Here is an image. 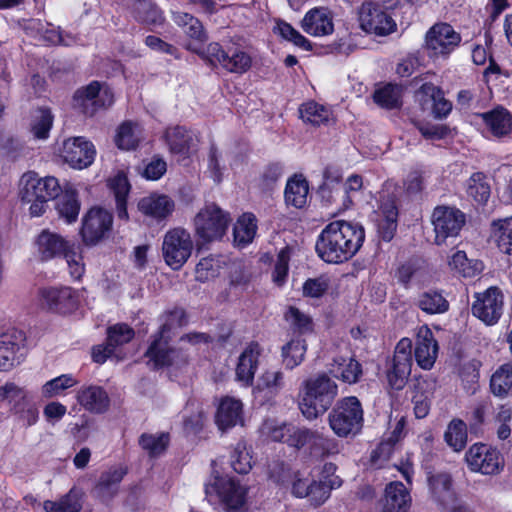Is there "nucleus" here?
<instances>
[{"label":"nucleus","mask_w":512,"mask_h":512,"mask_svg":"<svg viewBox=\"0 0 512 512\" xmlns=\"http://www.w3.org/2000/svg\"><path fill=\"white\" fill-rule=\"evenodd\" d=\"M365 232L361 225L337 220L329 223L316 242L318 256L327 263H342L361 248Z\"/></svg>","instance_id":"obj_1"},{"label":"nucleus","mask_w":512,"mask_h":512,"mask_svg":"<svg viewBox=\"0 0 512 512\" xmlns=\"http://www.w3.org/2000/svg\"><path fill=\"white\" fill-rule=\"evenodd\" d=\"M337 394V384L326 373H319L303 381L299 409L307 420H314L330 408Z\"/></svg>","instance_id":"obj_2"},{"label":"nucleus","mask_w":512,"mask_h":512,"mask_svg":"<svg viewBox=\"0 0 512 512\" xmlns=\"http://www.w3.org/2000/svg\"><path fill=\"white\" fill-rule=\"evenodd\" d=\"M248 488L231 477L216 476L205 485V495L211 504L218 502L224 512H243L247 508Z\"/></svg>","instance_id":"obj_3"},{"label":"nucleus","mask_w":512,"mask_h":512,"mask_svg":"<svg viewBox=\"0 0 512 512\" xmlns=\"http://www.w3.org/2000/svg\"><path fill=\"white\" fill-rule=\"evenodd\" d=\"M328 421L332 431L339 437L358 434L363 426V410L356 397L338 401L329 413Z\"/></svg>","instance_id":"obj_4"},{"label":"nucleus","mask_w":512,"mask_h":512,"mask_svg":"<svg viewBox=\"0 0 512 512\" xmlns=\"http://www.w3.org/2000/svg\"><path fill=\"white\" fill-rule=\"evenodd\" d=\"M464 461L472 473L484 476L499 475L505 466V460L501 452L484 443L471 445L464 455Z\"/></svg>","instance_id":"obj_5"},{"label":"nucleus","mask_w":512,"mask_h":512,"mask_svg":"<svg viewBox=\"0 0 512 512\" xmlns=\"http://www.w3.org/2000/svg\"><path fill=\"white\" fill-rule=\"evenodd\" d=\"M193 250V240L188 231L177 227L168 230L162 241V256L173 270H179L189 259Z\"/></svg>","instance_id":"obj_6"},{"label":"nucleus","mask_w":512,"mask_h":512,"mask_svg":"<svg viewBox=\"0 0 512 512\" xmlns=\"http://www.w3.org/2000/svg\"><path fill=\"white\" fill-rule=\"evenodd\" d=\"M431 499L443 512H471L453 489L452 476L447 472H438L428 477Z\"/></svg>","instance_id":"obj_7"},{"label":"nucleus","mask_w":512,"mask_h":512,"mask_svg":"<svg viewBox=\"0 0 512 512\" xmlns=\"http://www.w3.org/2000/svg\"><path fill=\"white\" fill-rule=\"evenodd\" d=\"M360 28L369 34L386 36L396 30V22L380 4L366 1L358 9Z\"/></svg>","instance_id":"obj_8"},{"label":"nucleus","mask_w":512,"mask_h":512,"mask_svg":"<svg viewBox=\"0 0 512 512\" xmlns=\"http://www.w3.org/2000/svg\"><path fill=\"white\" fill-rule=\"evenodd\" d=\"M412 365V342L408 338H402L395 347L393 358L387 364L388 385L392 389L401 390L411 374Z\"/></svg>","instance_id":"obj_9"},{"label":"nucleus","mask_w":512,"mask_h":512,"mask_svg":"<svg viewBox=\"0 0 512 512\" xmlns=\"http://www.w3.org/2000/svg\"><path fill=\"white\" fill-rule=\"evenodd\" d=\"M113 102L112 92L108 88H102L97 81L78 89L73 96V106L88 116H93L101 108L111 106Z\"/></svg>","instance_id":"obj_10"},{"label":"nucleus","mask_w":512,"mask_h":512,"mask_svg":"<svg viewBox=\"0 0 512 512\" xmlns=\"http://www.w3.org/2000/svg\"><path fill=\"white\" fill-rule=\"evenodd\" d=\"M231 219L217 205L210 204L203 208L195 217V226L198 235L207 240L221 238Z\"/></svg>","instance_id":"obj_11"},{"label":"nucleus","mask_w":512,"mask_h":512,"mask_svg":"<svg viewBox=\"0 0 512 512\" xmlns=\"http://www.w3.org/2000/svg\"><path fill=\"white\" fill-rule=\"evenodd\" d=\"M19 187V195L23 202H31L35 199H53L58 196L60 191L56 178H40L35 172L23 174Z\"/></svg>","instance_id":"obj_12"},{"label":"nucleus","mask_w":512,"mask_h":512,"mask_svg":"<svg viewBox=\"0 0 512 512\" xmlns=\"http://www.w3.org/2000/svg\"><path fill=\"white\" fill-rule=\"evenodd\" d=\"M435 241L442 244L448 237H456L465 224V215L454 207L439 206L432 214Z\"/></svg>","instance_id":"obj_13"},{"label":"nucleus","mask_w":512,"mask_h":512,"mask_svg":"<svg viewBox=\"0 0 512 512\" xmlns=\"http://www.w3.org/2000/svg\"><path fill=\"white\" fill-rule=\"evenodd\" d=\"M112 215L102 208H91L82 221L81 237L87 246H95L104 239L112 227Z\"/></svg>","instance_id":"obj_14"},{"label":"nucleus","mask_w":512,"mask_h":512,"mask_svg":"<svg viewBox=\"0 0 512 512\" xmlns=\"http://www.w3.org/2000/svg\"><path fill=\"white\" fill-rule=\"evenodd\" d=\"M59 152L67 164L77 169L90 166L96 154L94 145L84 137H72L64 140Z\"/></svg>","instance_id":"obj_15"},{"label":"nucleus","mask_w":512,"mask_h":512,"mask_svg":"<svg viewBox=\"0 0 512 512\" xmlns=\"http://www.w3.org/2000/svg\"><path fill=\"white\" fill-rule=\"evenodd\" d=\"M503 295L496 287L475 295L472 314L487 325L495 324L502 315Z\"/></svg>","instance_id":"obj_16"},{"label":"nucleus","mask_w":512,"mask_h":512,"mask_svg":"<svg viewBox=\"0 0 512 512\" xmlns=\"http://www.w3.org/2000/svg\"><path fill=\"white\" fill-rule=\"evenodd\" d=\"M461 37L447 23H437L426 34L427 48L436 56L450 54L460 43Z\"/></svg>","instance_id":"obj_17"},{"label":"nucleus","mask_w":512,"mask_h":512,"mask_svg":"<svg viewBox=\"0 0 512 512\" xmlns=\"http://www.w3.org/2000/svg\"><path fill=\"white\" fill-rule=\"evenodd\" d=\"M207 54L212 62H218L232 73H244L252 64V59L246 52L238 49L225 51L218 43H210Z\"/></svg>","instance_id":"obj_18"},{"label":"nucleus","mask_w":512,"mask_h":512,"mask_svg":"<svg viewBox=\"0 0 512 512\" xmlns=\"http://www.w3.org/2000/svg\"><path fill=\"white\" fill-rule=\"evenodd\" d=\"M333 13L328 7H314L306 12L301 28L313 37H323L333 33Z\"/></svg>","instance_id":"obj_19"},{"label":"nucleus","mask_w":512,"mask_h":512,"mask_svg":"<svg viewBox=\"0 0 512 512\" xmlns=\"http://www.w3.org/2000/svg\"><path fill=\"white\" fill-rule=\"evenodd\" d=\"M127 470L122 466L111 467L101 473L91 491L94 498L103 504H109L119 492V486Z\"/></svg>","instance_id":"obj_20"},{"label":"nucleus","mask_w":512,"mask_h":512,"mask_svg":"<svg viewBox=\"0 0 512 512\" xmlns=\"http://www.w3.org/2000/svg\"><path fill=\"white\" fill-rule=\"evenodd\" d=\"M22 343L23 335L17 330H8L0 335V371H9L22 362Z\"/></svg>","instance_id":"obj_21"},{"label":"nucleus","mask_w":512,"mask_h":512,"mask_svg":"<svg viewBox=\"0 0 512 512\" xmlns=\"http://www.w3.org/2000/svg\"><path fill=\"white\" fill-rule=\"evenodd\" d=\"M261 354V346L256 342H251L239 355L235 369V378L242 386L249 387L253 384Z\"/></svg>","instance_id":"obj_22"},{"label":"nucleus","mask_w":512,"mask_h":512,"mask_svg":"<svg viewBox=\"0 0 512 512\" xmlns=\"http://www.w3.org/2000/svg\"><path fill=\"white\" fill-rule=\"evenodd\" d=\"M137 208L144 216L160 222L172 215L175 201L166 194L152 193L142 197Z\"/></svg>","instance_id":"obj_23"},{"label":"nucleus","mask_w":512,"mask_h":512,"mask_svg":"<svg viewBox=\"0 0 512 512\" xmlns=\"http://www.w3.org/2000/svg\"><path fill=\"white\" fill-rule=\"evenodd\" d=\"M78 404L92 414H103L110 407L107 392L97 385L81 386L76 392Z\"/></svg>","instance_id":"obj_24"},{"label":"nucleus","mask_w":512,"mask_h":512,"mask_svg":"<svg viewBox=\"0 0 512 512\" xmlns=\"http://www.w3.org/2000/svg\"><path fill=\"white\" fill-rule=\"evenodd\" d=\"M438 355V343L432 331L423 326L419 329L416 337L415 359L417 364L425 370L433 367Z\"/></svg>","instance_id":"obj_25"},{"label":"nucleus","mask_w":512,"mask_h":512,"mask_svg":"<svg viewBox=\"0 0 512 512\" xmlns=\"http://www.w3.org/2000/svg\"><path fill=\"white\" fill-rule=\"evenodd\" d=\"M292 494L298 498H308L311 504L318 506L328 499V489L325 484L307 476L295 475L292 483Z\"/></svg>","instance_id":"obj_26"},{"label":"nucleus","mask_w":512,"mask_h":512,"mask_svg":"<svg viewBox=\"0 0 512 512\" xmlns=\"http://www.w3.org/2000/svg\"><path fill=\"white\" fill-rule=\"evenodd\" d=\"M284 373L278 368H268L258 377L253 387L255 397L270 400L284 388Z\"/></svg>","instance_id":"obj_27"},{"label":"nucleus","mask_w":512,"mask_h":512,"mask_svg":"<svg viewBox=\"0 0 512 512\" xmlns=\"http://www.w3.org/2000/svg\"><path fill=\"white\" fill-rule=\"evenodd\" d=\"M215 421L221 431L243 423V404L233 397L223 398L218 406Z\"/></svg>","instance_id":"obj_28"},{"label":"nucleus","mask_w":512,"mask_h":512,"mask_svg":"<svg viewBox=\"0 0 512 512\" xmlns=\"http://www.w3.org/2000/svg\"><path fill=\"white\" fill-rule=\"evenodd\" d=\"M168 329L167 324L162 326L159 337L154 339L145 353V356L149 359L148 363H152L154 368L172 365L176 357H178V352L171 349L164 338V334Z\"/></svg>","instance_id":"obj_29"},{"label":"nucleus","mask_w":512,"mask_h":512,"mask_svg":"<svg viewBox=\"0 0 512 512\" xmlns=\"http://www.w3.org/2000/svg\"><path fill=\"white\" fill-rule=\"evenodd\" d=\"M411 496L402 482L395 481L385 488L382 512H408Z\"/></svg>","instance_id":"obj_30"},{"label":"nucleus","mask_w":512,"mask_h":512,"mask_svg":"<svg viewBox=\"0 0 512 512\" xmlns=\"http://www.w3.org/2000/svg\"><path fill=\"white\" fill-rule=\"evenodd\" d=\"M329 373L348 384L357 383L362 376L361 364L352 357H335L329 365Z\"/></svg>","instance_id":"obj_31"},{"label":"nucleus","mask_w":512,"mask_h":512,"mask_svg":"<svg viewBox=\"0 0 512 512\" xmlns=\"http://www.w3.org/2000/svg\"><path fill=\"white\" fill-rule=\"evenodd\" d=\"M45 304L51 310L67 313L75 308L76 300L71 288H46L41 291Z\"/></svg>","instance_id":"obj_32"},{"label":"nucleus","mask_w":512,"mask_h":512,"mask_svg":"<svg viewBox=\"0 0 512 512\" xmlns=\"http://www.w3.org/2000/svg\"><path fill=\"white\" fill-rule=\"evenodd\" d=\"M486 127L495 137H503L512 131V115L503 107L480 114Z\"/></svg>","instance_id":"obj_33"},{"label":"nucleus","mask_w":512,"mask_h":512,"mask_svg":"<svg viewBox=\"0 0 512 512\" xmlns=\"http://www.w3.org/2000/svg\"><path fill=\"white\" fill-rule=\"evenodd\" d=\"M36 243L42 259L49 260L57 256H62L71 242L57 233L43 230L38 236Z\"/></svg>","instance_id":"obj_34"},{"label":"nucleus","mask_w":512,"mask_h":512,"mask_svg":"<svg viewBox=\"0 0 512 512\" xmlns=\"http://www.w3.org/2000/svg\"><path fill=\"white\" fill-rule=\"evenodd\" d=\"M84 491L78 487H72L69 492L57 501L46 500L43 509L46 512H80Z\"/></svg>","instance_id":"obj_35"},{"label":"nucleus","mask_w":512,"mask_h":512,"mask_svg":"<svg viewBox=\"0 0 512 512\" xmlns=\"http://www.w3.org/2000/svg\"><path fill=\"white\" fill-rule=\"evenodd\" d=\"M380 212L382 219L379 222V233L384 241H390L397 229L398 209L393 197L381 200Z\"/></svg>","instance_id":"obj_36"},{"label":"nucleus","mask_w":512,"mask_h":512,"mask_svg":"<svg viewBox=\"0 0 512 512\" xmlns=\"http://www.w3.org/2000/svg\"><path fill=\"white\" fill-rule=\"evenodd\" d=\"M164 137L171 153L182 156L189 153L193 137L186 128L181 126L169 127L166 129Z\"/></svg>","instance_id":"obj_37"},{"label":"nucleus","mask_w":512,"mask_h":512,"mask_svg":"<svg viewBox=\"0 0 512 512\" xmlns=\"http://www.w3.org/2000/svg\"><path fill=\"white\" fill-rule=\"evenodd\" d=\"M142 138L143 131L141 126L132 121H125L116 131L115 143L119 149L132 150L138 146Z\"/></svg>","instance_id":"obj_38"},{"label":"nucleus","mask_w":512,"mask_h":512,"mask_svg":"<svg viewBox=\"0 0 512 512\" xmlns=\"http://www.w3.org/2000/svg\"><path fill=\"white\" fill-rule=\"evenodd\" d=\"M301 119L313 126L326 125L333 120L332 112L326 106L309 101L299 108Z\"/></svg>","instance_id":"obj_39"},{"label":"nucleus","mask_w":512,"mask_h":512,"mask_svg":"<svg viewBox=\"0 0 512 512\" xmlns=\"http://www.w3.org/2000/svg\"><path fill=\"white\" fill-rule=\"evenodd\" d=\"M491 238L500 251L512 255V217L493 221Z\"/></svg>","instance_id":"obj_40"},{"label":"nucleus","mask_w":512,"mask_h":512,"mask_svg":"<svg viewBox=\"0 0 512 512\" xmlns=\"http://www.w3.org/2000/svg\"><path fill=\"white\" fill-rule=\"evenodd\" d=\"M56 210L59 216L67 223H73L77 220L80 211V203L74 189L67 188L57 199Z\"/></svg>","instance_id":"obj_41"},{"label":"nucleus","mask_w":512,"mask_h":512,"mask_svg":"<svg viewBox=\"0 0 512 512\" xmlns=\"http://www.w3.org/2000/svg\"><path fill=\"white\" fill-rule=\"evenodd\" d=\"M308 191L307 181L302 177L294 176L287 182L285 201L288 205L302 208L307 202Z\"/></svg>","instance_id":"obj_42"},{"label":"nucleus","mask_w":512,"mask_h":512,"mask_svg":"<svg viewBox=\"0 0 512 512\" xmlns=\"http://www.w3.org/2000/svg\"><path fill=\"white\" fill-rule=\"evenodd\" d=\"M132 11L138 21L148 25H160L164 21L162 12L150 0H134Z\"/></svg>","instance_id":"obj_43"},{"label":"nucleus","mask_w":512,"mask_h":512,"mask_svg":"<svg viewBox=\"0 0 512 512\" xmlns=\"http://www.w3.org/2000/svg\"><path fill=\"white\" fill-rule=\"evenodd\" d=\"M28 28L35 30L39 39L48 44H62L69 46L74 42V39L70 36L64 37L61 32L48 23H42L39 20H32L29 22Z\"/></svg>","instance_id":"obj_44"},{"label":"nucleus","mask_w":512,"mask_h":512,"mask_svg":"<svg viewBox=\"0 0 512 512\" xmlns=\"http://www.w3.org/2000/svg\"><path fill=\"white\" fill-rule=\"evenodd\" d=\"M108 185L115 196L118 217L123 220H128L126 198L130 190V185L126 176L122 173H118L114 178L108 181Z\"/></svg>","instance_id":"obj_45"},{"label":"nucleus","mask_w":512,"mask_h":512,"mask_svg":"<svg viewBox=\"0 0 512 512\" xmlns=\"http://www.w3.org/2000/svg\"><path fill=\"white\" fill-rule=\"evenodd\" d=\"M306 341L299 336L292 338L282 347V359L286 368L294 369L300 365L306 354Z\"/></svg>","instance_id":"obj_46"},{"label":"nucleus","mask_w":512,"mask_h":512,"mask_svg":"<svg viewBox=\"0 0 512 512\" xmlns=\"http://www.w3.org/2000/svg\"><path fill=\"white\" fill-rule=\"evenodd\" d=\"M257 230L256 218L251 213H245L238 218L234 229V242L237 245L245 246L255 237Z\"/></svg>","instance_id":"obj_47"},{"label":"nucleus","mask_w":512,"mask_h":512,"mask_svg":"<svg viewBox=\"0 0 512 512\" xmlns=\"http://www.w3.org/2000/svg\"><path fill=\"white\" fill-rule=\"evenodd\" d=\"M285 321L293 333L303 335L311 333L314 329L312 318L300 309L290 306L284 314Z\"/></svg>","instance_id":"obj_48"},{"label":"nucleus","mask_w":512,"mask_h":512,"mask_svg":"<svg viewBox=\"0 0 512 512\" xmlns=\"http://www.w3.org/2000/svg\"><path fill=\"white\" fill-rule=\"evenodd\" d=\"M467 437V426L460 419L452 420L444 433L445 442L455 452H460L465 448Z\"/></svg>","instance_id":"obj_49"},{"label":"nucleus","mask_w":512,"mask_h":512,"mask_svg":"<svg viewBox=\"0 0 512 512\" xmlns=\"http://www.w3.org/2000/svg\"><path fill=\"white\" fill-rule=\"evenodd\" d=\"M490 388L498 397H504L512 389V366L504 364L491 377Z\"/></svg>","instance_id":"obj_50"},{"label":"nucleus","mask_w":512,"mask_h":512,"mask_svg":"<svg viewBox=\"0 0 512 512\" xmlns=\"http://www.w3.org/2000/svg\"><path fill=\"white\" fill-rule=\"evenodd\" d=\"M53 125V115L47 108L34 111L31 119V132L37 139H46Z\"/></svg>","instance_id":"obj_51"},{"label":"nucleus","mask_w":512,"mask_h":512,"mask_svg":"<svg viewBox=\"0 0 512 512\" xmlns=\"http://www.w3.org/2000/svg\"><path fill=\"white\" fill-rule=\"evenodd\" d=\"M450 267L463 277H474L481 273L483 264L480 261H470L465 252L457 251L449 261Z\"/></svg>","instance_id":"obj_52"},{"label":"nucleus","mask_w":512,"mask_h":512,"mask_svg":"<svg viewBox=\"0 0 512 512\" xmlns=\"http://www.w3.org/2000/svg\"><path fill=\"white\" fill-rule=\"evenodd\" d=\"M418 307L427 314H441L448 310V301L436 291L424 292L419 296Z\"/></svg>","instance_id":"obj_53"},{"label":"nucleus","mask_w":512,"mask_h":512,"mask_svg":"<svg viewBox=\"0 0 512 512\" xmlns=\"http://www.w3.org/2000/svg\"><path fill=\"white\" fill-rule=\"evenodd\" d=\"M68 265L70 275L79 280L85 272V264L81 253V247L71 242L62 254Z\"/></svg>","instance_id":"obj_54"},{"label":"nucleus","mask_w":512,"mask_h":512,"mask_svg":"<svg viewBox=\"0 0 512 512\" xmlns=\"http://www.w3.org/2000/svg\"><path fill=\"white\" fill-rule=\"evenodd\" d=\"M77 384L78 381L71 374H63L47 381L41 388V394L46 399L53 398Z\"/></svg>","instance_id":"obj_55"},{"label":"nucleus","mask_w":512,"mask_h":512,"mask_svg":"<svg viewBox=\"0 0 512 512\" xmlns=\"http://www.w3.org/2000/svg\"><path fill=\"white\" fill-rule=\"evenodd\" d=\"M10 411L13 415L17 416L18 420L26 428L38 422L39 410L32 398H29L22 404H16L14 407H10Z\"/></svg>","instance_id":"obj_56"},{"label":"nucleus","mask_w":512,"mask_h":512,"mask_svg":"<svg viewBox=\"0 0 512 512\" xmlns=\"http://www.w3.org/2000/svg\"><path fill=\"white\" fill-rule=\"evenodd\" d=\"M467 194L478 203L487 202L490 196V186L482 173H474L467 182Z\"/></svg>","instance_id":"obj_57"},{"label":"nucleus","mask_w":512,"mask_h":512,"mask_svg":"<svg viewBox=\"0 0 512 512\" xmlns=\"http://www.w3.org/2000/svg\"><path fill=\"white\" fill-rule=\"evenodd\" d=\"M374 101L381 107L393 109L400 105L401 88L387 84L374 92Z\"/></svg>","instance_id":"obj_58"},{"label":"nucleus","mask_w":512,"mask_h":512,"mask_svg":"<svg viewBox=\"0 0 512 512\" xmlns=\"http://www.w3.org/2000/svg\"><path fill=\"white\" fill-rule=\"evenodd\" d=\"M292 424L280 423L276 420H265L260 428L261 434L275 442L287 443Z\"/></svg>","instance_id":"obj_59"},{"label":"nucleus","mask_w":512,"mask_h":512,"mask_svg":"<svg viewBox=\"0 0 512 512\" xmlns=\"http://www.w3.org/2000/svg\"><path fill=\"white\" fill-rule=\"evenodd\" d=\"M421 92L433 99V114L435 117L443 118L449 114L452 109L451 103L441 96L438 87L433 84H424L421 87Z\"/></svg>","instance_id":"obj_60"},{"label":"nucleus","mask_w":512,"mask_h":512,"mask_svg":"<svg viewBox=\"0 0 512 512\" xmlns=\"http://www.w3.org/2000/svg\"><path fill=\"white\" fill-rule=\"evenodd\" d=\"M221 269V260L215 256L202 258L195 268L197 281L205 282L216 277Z\"/></svg>","instance_id":"obj_61"},{"label":"nucleus","mask_w":512,"mask_h":512,"mask_svg":"<svg viewBox=\"0 0 512 512\" xmlns=\"http://www.w3.org/2000/svg\"><path fill=\"white\" fill-rule=\"evenodd\" d=\"M275 29L282 38L292 42L295 46L305 51L311 50L312 46L310 41L295 28H293L289 23L279 21L277 22Z\"/></svg>","instance_id":"obj_62"},{"label":"nucleus","mask_w":512,"mask_h":512,"mask_svg":"<svg viewBox=\"0 0 512 512\" xmlns=\"http://www.w3.org/2000/svg\"><path fill=\"white\" fill-rule=\"evenodd\" d=\"M29 398V393L13 382H7L0 387V400L6 401L11 407L22 404Z\"/></svg>","instance_id":"obj_63"},{"label":"nucleus","mask_w":512,"mask_h":512,"mask_svg":"<svg viewBox=\"0 0 512 512\" xmlns=\"http://www.w3.org/2000/svg\"><path fill=\"white\" fill-rule=\"evenodd\" d=\"M312 453L319 456H329L339 453V445L337 441L328 436L315 431V437L311 444Z\"/></svg>","instance_id":"obj_64"}]
</instances>
